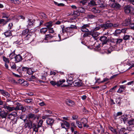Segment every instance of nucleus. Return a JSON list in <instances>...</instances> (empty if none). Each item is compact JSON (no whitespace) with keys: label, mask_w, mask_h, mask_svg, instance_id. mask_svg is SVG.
Listing matches in <instances>:
<instances>
[{"label":"nucleus","mask_w":134,"mask_h":134,"mask_svg":"<svg viewBox=\"0 0 134 134\" xmlns=\"http://www.w3.org/2000/svg\"><path fill=\"white\" fill-rule=\"evenodd\" d=\"M31 36V33L29 32V30L26 29L24 30L22 33V36L24 38V40L23 41L21 38L20 41L18 40L16 42V43L20 45L22 44L23 42L26 44H29L31 41L32 40Z\"/></svg>","instance_id":"obj_1"},{"label":"nucleus","mask_w":134,"mask_h":134,"mask_svg":"<svg viewBox=\"0 0 134 134\" xmlns=\"http://www.w3.org/2000/svg\"><path fill=\"white\" fill-rule=\"evenodd\" d=\"M7 104L6 103H5L3 104V108H4L5 109H6L8 111L10 112L14 110L16 111L20 110V107L22 105L21 104L19 103H16V106L15 108L14 107H11L9 106V105H7Z\"/></svg>","instance_id":"obj_2"},{"label":"nucleus","mask_w":134,"mask_h":134,"mask_svg":"<svg viewBox=\"0 0 134 134\" xmlns=\"http://www.w3.org/2000/svg\"><path fill=\"white\" fill-rule=\"evenodd\" d=\"M112 23H111L110 20H108L105 24H102L101 27L104 29H107L112 27Z\"/></svg>","instance_id":"obj_3"},{"label":"nucleus","mask_w":134,"mask_h":134,"mask_svg":"<svg viewBox=\"0 0 134 134\" xmlns=\"http://www.w3.org/2000/svg\"><path fill=\"white\" fill-rule=\"evenodd\" d=\"M90 25L89 24H84L81 27V30L83 32H86L89 31Z\"/></svg>","instance_id":"obj_4"},{"label":"nucleus","mask_w":134,"mask_h":134,"mask_svg":"<svg viewBox=\"0 0 134 134\" xmlns=\"http://www.w3.org/2000/svg\"><path fill=\"white\" fill-rule=\"evenodd\" d=\"M27 117L28 120H30L33 121L36 119L37 116L34 114L30 113L28 114Z\"/></svg>","instance_id":"obj_5"},{"label":"nucleus","mask_w":134,"mask_h":134,"mask_svg":"<svg viewBox=\"0 0 134 134\" xmlns=\"http://www.w3.org/2000/svg\"><path fill=\"white\" fill-rule=\"evenodd\" d=\"M35 21L34 20L28 19V21L27 22V27L28 28H30L34 26L35 25Z\"/></svg>","instance_id":"obj_6"},{"label":"nucleus","mask_w":134,"mask_h":134,"mask_svg":"<svg viewBox=\"0 0 134 134\" xmlns=\"http://www.w3.org/2000/svg\"><path fill=\"white\" fill-rule=\"evenodd\" d=\"M33 124V121H32L27 120L26 122H25V124L24 126V127L25 128L28 127L29 129H31V128Z\"/></svg>","instance_id":"obj_7"},{"label":"nucleus","mask_w":134,"mask_h":134,"mask_svg":"<svg viewBox=\"0 0 134 134\" xmlns=\"http://www.w3.org/2000/svg\"><path fill=\"white\" fill-rule=\"evenodd\" d=\"M98 29L99 28L97 27L95 28L94 29L95 31H91V35L94 37H97L99 35V33L96 31L98 30Z\"/></svg>","instance_id":"obj_8"},{"label":"nucleus","mask_w":134,"mask_h":134,"mask_svg":"<svg viewBox=\"0 0 134 134\" xmlns=\"http://www.w3.org/2000/svg\"><path fill=\"white\" fill-rule=\"evenodd\" d=\"M94 48L95 51L99 52L100 50L101 49L100 47V44L98 43L97 42H95V43L93 44Z\"/></svg>","instance_id":"obj_9"},{"label":"nucleus","mask_w":134,"mask_h":134,"mask_svg":"<svg viewBox=\"0 0 134 134\" xmlns=\"http://www.w3.org/2000/svg\"><path fill=\"white\" fill-rule=\"evenodd\" d=\"M21 69L23 71H27V73L29 75L33 74L34 72L32 71L30 68L27 67H23Z\"/></svg>","instance_id":"obj_10"},{"label":"nucleus","mask_w":134,"mask_h":134,"mask_svg":"<svg viewBox=\"0 0 134 134\" xmlns=\"http://www.w3.org/2000/svg\"><path fill=\"white\" fill-rule=\"evenodd\" d=\"M99 40L102 42V44H106L108 41L107 37L105 36H103L100 37Z\"/></svg>","instance_id":"obj_11"},{"label":"nucleus","mask_w":134,"mask_h":134,"mask_svg":"<svg viewBox=\"0 0 134 134\" xmlns=\"http://www.w3.org/2000/svg\"><path fill=\"white\" fill-rule=\"evenodd\" d=\"M55 34L53 35H52L51 34L46 35L44 38V40H51L52 38L55 37H56Z\"/></svg>","instance_id":"obj_12"},{"label":"nucleus","mask_w":134,"mask_h":134,"mask_svg":"<svg viewBox=\"0 0 134 134\" xmlns=\"http://www.w3.org/2000/svg\"><path fill=\"white\" fill-rule=\"evenodd\" d=\"M85 9H78L77 11H74V13L77 16L80 15V13H84L85 12Z\"/></svg>","instance_id":"obj_13"},{"label":"nucleus","mask_w":134,"mask_h":134,"mask_svg":"<svg viewBox=\"0 0 134 134\" xmlns=\"http://www.w3.org/2000/svg\"><path fill=\"white\" fill-rule=\"evenodd\" d=\"M119 87V89L117 91V92L121 93L123 91H126V86L125 85H120Z\"/></svg>","instance_id":"obj_14"},{"label":"nucleus","mask_w":134,"mask_h":134,"mask_svg":"<svg viewBox=\"0 0 134 134\" xmlns=\"http://www.w3.org/2000/svg\"><path fill=\"white\" fill-rule=\"evenodd\" d=\"M22 57L20 54H18L15 56V63L19 62L22 60Z\"/></svg>","instance_id":"obj_15"},{"label":"nucleus","mask_w":134,"mask_h":134,"mask_svg":"<svg viewBox=\"0 0 134 134\" xmlns=\"http://www.w3.org/2000/svg\"><path fill=\"white\" fill-rule=\"evenodd\" d=\"M39 128V127H38V126H37L36 124L33 123L31 128V129H32L33 131L36 132L38 131V128Z\"/></svg>","instance_id":"obj_16"},{"label":"nucleus","mask_w":134,"mask_h":134,"mask_svg":"<svg viewBox=\"0 0 134 134\" xmlns=\"http://www.w3.org/2000/svg\"><path fill=\"white\" fill-rule=\"evenodd\" d=\"M54 122V120L50 118H48L46 120V122L47 124L50 125L51 126L53 125Z\"/></svg>","instance_id":"obj_17"},{"label":"nucleus","mask_w":134,"mask_h":134,"mask_svg":"<svg viewBox=\"0 0 134 134\" xmlns=\"http://www.w3.org/2000/svg\"><path fill=\"white\" fill-rule=\"evenodd\" d=\"M73 83L75 86L80 87L82 85V82L81 81L77 80L74 81Z\"/></svg>","instance_id":"obj_18"},{"label":"nucleus","mask_w":134,"mask_h":134,"mask_svg":"<svg viewBox=\"0 0 134 134\" xmlns=\"http://www.w3.org/2000/svg\"><path fill=\"white\" fill-rule=\"evenodd\" d=\"M8 114V113L5 112L4 111H2L0 113V116L2 118L6 119Z\"/></svg>","instance_id":"obj_19"},{"label":"nucleus","mask_w":134,"mask_h":134,"mask_svg":"<svg viewBox=\"0 0 134 134\" xmlns=\"http://www.w3.org/2000/svg\"><path fill=\"white\" fill-rule=\"evenodd\" d=\"M77 21L76 18V17H73L71 18L68 20V21L71 23H75Z\"/></svg>","instance_id":"obj_20"},{"label":"nucleus","mask_w":134,"mask_h":134,"mask_svg":"<svg viewBox=\"0 0 134 134\" xmlns=\"http://www.w3.org/2000/svg\"><path fill=\"white\" fill-rule=\"evenodd\" d=\"M111 8H119L120 7L121 5L118 3H114L111 4Z\"/></svg>","instance_id":"obj_21"},{"label":"nucleus","mask_w":134,"mask_h":134,"mask_svg":"<svg viewBox=\"0 0 134 134\" xmlns=\"http://www.w3.org/2000/svg\"><path fill=\"white\" fill-rule=\"evenodd\" d=\"M99 52L100 53L103 54H104L105 53H110L111 52L110 51H109L107 49H101V48Z\"/></svg>","instance_id":"obj_22"},{"label":"nucleus","mask_w":134,"mask_h":134,"mask_svg":"<svg viewBox=\"0 0 134 134\" xmlns=\"http://www.w3.org/2000/svg\"><path fill=\"white\" fill-rule=\"evenodd\" d=\"M130 23V20L129 19H126L122 23L123 26H126L128 25Z\"/></svg>","instance_id":"obj_23"},{"label":"nucleus","mask_w":134,"mask_h":134,"mask_svg":"<svg viewBox=\"0 0 134 134\" xmlns=\"http://www.w3.org/2000/svg\"><path fill=\"white\" fill-rule=\"evenodd\" d=\"M66 103L68 105L71 106H73L75 104V103L74 101L70 100L67 101Z\"/></svg>","instance_id":"obj_24"},{"label":"nucleus","mask_w":134,"mask_h":134,"mask_svg":"<svg viewBox=\"0 0 134 134\" xmlns=\"http://www.w3.org/2000/svg\"><path fill=\"white\" fill-rule=\"evenodd\" d=\"M53 22L52 21H50L48 22L47 23L45 24V26H46L48 29H49L52 27V26Z\"/></svg>","instance_id":"obj_25"},{"label":"nucleus","mask_w":134,"mask_h":134,"mask_svg":"<svg viewBox=\"0 0 134 134\" xmlns=\"http://www.w3.org/2000/svg\"><path fill=\"white\" fill-rule=\"evenodd\" d=\"M11 19H9L7 21H6L3 19H0V24H3V25L5 24L9 21Z\"/></svg>","instance_id":"obj_26"},{"label":"nucleus","mask_w":134,"mask_h":134,"mask_svg":"<svg viewBox=\"0 0 134 134\" xmlns=\"http://www.w3.org/2000/svg\"><path fill=\"white\" fill-rule=\"evenodd\" d=\"M4 34L6 37L10 36L12 35V32L10 30L5 32Z\"/></svg>","instance_id":"obj_27"},{"label":"nucleus","mask_w":134,"mask_h":134,"mask_svg":"<svg viewBox=\"0 0 134 134\" xmlns=\"http://www.w3.org/2000/svg\"><path fill=\"white\" fill-rule=\"evenodd\" d=\"M122 113L121 112H118L117 113L115 114L114 115V118L115 119H117L118 116L122 115Z\"/></svg>","instance_id":"obj_28"},{"label":"nucleus","mask_w":134,"mask_h":134,"mask_svg":"<svg viewBox=\"0 0 134 134\" xmlns=\"http://www.w3.org/2000/svg\"><path fill=\"white\" fill-rule=\"evenodd\" d=\"M89 10L92 12L94 13L95 14L96 13H99L101 10L99 9H90Z\"/></svg>","instance_id":"obj_29"},{"label":"nucleus","mask_w":134,"mask_h":134,"mask_svg":"<svg viewBox=\"0 0 134 134\" xmlns=\"http://www.w3.org/2000/svg\"><path fill=\"white\" fill-rule=\"evenodd\" d=\"M65 80L64 79L60 80L57 81V86H60L63 83L65 82Z\"/></svg>","instance_id":"obj_30"},{"label":"nucleus","mask_w":134,"mask_h":134,"mask_svg":"<svg viewBox=\"0 0 134 134\" xmlns=\"http://www.w3.org/2000/svg\"><path fill=\"white\" fill-rule=\"evenodd\" d=\"M96 1H90V2L89 3L88 5L89 6H94L98 5L96 3Z\"/></svg>","instance_id":"obj_31"},{"label":"nucleus","mask_w":134,"mask_h":134,"mask_svg":"<svg viewBox=\"0 0 134 134\" xmlns=\"http://www.w3.org/2000/svg\"><path fill=\"white\" fill-rule=\"evenodd\" d=\"M61 123L63 124L66 127H68L70 126V125L69 123L67 121L65 120H63L62 122H61Z\"/></svg>","instance_id":"obj_32"},{"label":"nucleus","mask_w":134,"mask_h":134,"mask_svg":"<svg viewBox=\"0 0 134 134\" xmlns=\"http://www.w3.org/2000/svg\"><path fill=\"white\" fill-rule=\"evenodd\" d=\"M47 29L46 27H44L40 29V32L42 34H45V33L47 31Z\"/></svg>","instance_id":"obj_33"},{"label":"nucleus","mask_w":134,"mask_h":134,"mask_svg":"<svg viewBox=\"0 0 134 134\" xmlns=\"http://www.w3.org/2000/svg\"><path fill=\"white\" fill-rule=\"evenodd\" d=\"M15 53L14 52H13L11 53H10L9 57L10 59H12L14 58H15Z\"/></svg>","instance_id":"obj_34"},{"label":"nucleus","mask_w":134,"mask_h":134,"mask_svg":"<svg viewBox=\"0 0 134 134\" xmlns=\"http://www.w3.org/2000/svg\"><path fill=\"white\" fill-rule=\"evenodd\" d=\"M120 26V24L118 23L113 24L112 23V27L114 28H119Z\"/></svg>","instance_id":"obj_35"},{"label":"nucleus","mask_w":134,"mask_h":134,"mask_svg":"<svg viewBox=\"0 0 134 134\" xmlns=\"http://www.w3.org/2000/svg\"><path fill=\"white\" fill-rule=\"evenodd\" d=\"M130 36L129 35H125L124 36L123 39L125 40H127L130 39Z\"/></svg>","instance_id":"obj_36"},{"label":"nucleus","mask_w":134,"mask_h":134,"mask_svg":"<svg viewBox=\"0 0 134 134\" xmlns=\"http://www.w3.org/2000/svg\"><path fill=\"white\" fill-rule=\"evenodd\" d=\"M43 121L42 120H40L38 123L37 126L38 127L40 128L42 126V125L43 123Z\"/></svg>","instance_id":"obj_37"},{"label":"nucleus","mask_w":134,"mask_h":134,"mask_svg":"<svg viewBox=\"0 0 134 134\" xmlns=\"http://www.w3.org/2000/svg\"><path fill=\"white\" fill-rule=\"evenodd\" d=\"M120 118H121V121H123L125 123L127 120L126 116H125L124 115H123L121 116Z\"/></svg>","instance_id":"obj_38"},{"label":"nucleus","mask_w":134,"mask_h":134,"mask_svg":"<svg viewBox=\"0 0 134 134\" xmlns=\"http://www.w3.org/2000/svg\"><path fill=\"white\" fill-rule=\"evenodd\" d=\"M3 59L5 62V63H9V60L8 58L5 57V56L3 57Z\"/></svg>","instance_id":"obj_39"},{"label":"nucleus","mask_w":134,"mask_h":134,"mask_svg":"<svg viewBox=\"0 0 134 134\" xmlns=\"http://www.w3.org/2000/svg\"><path fill=\"white\" fill-rule=\"evenodd\" d=\"M109 129L111 131L113 132L114 134H117V132L116 129L111 126L109 127Z\"/></svg>","instance_id":"obj_40"},{"label":"nucleus","mask_w":134,"mask_h":134,"mask_svg":"<svg viewBox=\"0 0 134 134\" xmlns=\"http://www.w3.org/2000/svg\"><path fill=\"white\" fill-rule=\"evenodd\" d=\"M116 43L117 44H119L122 41V39H116L115 40Z\"/></svg>","instance_id":"obj_41"},{"label":"nucleus","mask_w":134,"mask_h":134,"mask_svg":"<svg viewBox=\"0 0 134 134\" xmlns=\"http://www.w3.org/2000/svg\"><path fill=\"white\" fill-rule=\"evenodd\" d=\"M121 31L120 29H116L115 32L114 34L116 35H117L121 33Z\"/></svg>","instance_id":"obj_42"},{"label":"nucleus","mask_w":134,"mask_h":134,"mask_svg":"<svg viewBox=\"0 0 134 134\" xmlns=\"http://www.w3.org/2000/svg\"><path fill=\"white\" fill-rule=\"evenodd\" d=\"M91 31H88L87 32L84 33L83 35V37H87L89 35H91Z\"/></svg>","instance_id":"obj_43"},{"label":"nucleus","mask_w":134,"mask_h":134,"mask_svg":"<svg viewBox=\"0 0 134 134\" xmlns=\"http://www.w3.org/2000/svg\"><path fill=\"white\" fill-rule=\"evenodd\" d=\"M62 27V31L63 33L64 32H68L67 27H65L64 26H63Z\"/></svg>","instance_id":"obj_44"},{"label":"nucleus","mask_w":134,"mask_h":134,"mask_svg":"<svg viewBox=\"0 0 134 134\" xmlns=\"http://www.w3.org/2000/svg\"><path fill=\"white\" fill-rule=\"evenodd\" d=\"M76 124H77L78 127L80 128H82V125L81 123L79 121H76Z\"/></svg>","instance_id":"obj_45"},{"label":"nucleus","mask_w":134,"mask_h":134,"mask_svg":"<svg viewBox=\"0 0 134 134\" xmlns=\"http://www.w3.org/2000/svg\"><path fill=\"white\" fill-rule=\"evenodd\" d=\"M82 124H84L87 123V120L86 118H83L81 120Z\"/></svg>","instance_id":"obj_46"},{"label":"nucleus","mask_w":134,"mask_h":134,"mask_svg":"<svg viewBox=\"0 0 134 134\" xmlns=\"http://www.w3.org/2000/svg\"><path fill=\"white\" fill-rule=\"evenodd\" d=\"M3 18H8L9 17L10 15H8L7 13H3Z\"/></svg>","instance_id":"obj_47"},{"label":"nucleus","mask_w":134,"mask_h":134,"mask_svg":"<svg viewBox=\"0 0 134 134\" xmlns=\"http://www.w3.org/2000/svg\"><path fill=\"white\" fill-rule=\"evenodd\" d=\"M32 99H27L24 100V102L27 103H29L32 102Z\"/></svg>","instance_id":"obj_48"},{"label":"nucleus","mask_w":134,"mask_h":134,"mask_svg":"<svg viewBox=\"0 0 134 134\" xmlns=\"http://www.w3.org/2000/svg\"><path fill=\"white\" fill-rule=\"evenodd\" d=\"M130 125H133L134 124V119L130 120L128 122Z\"/></svg>","instance_id":"obj_49"},{"label":"nucleus","mask_w":134,"mask_h":134,"mask_svg":"<svg viewBox=\"0 0 134 134\" xmlns=\"http://www.w3.org/2000/svg\"><path fill=\"white\" fill-rule=\"evenodd\" d=\"M54 3L55 5H57L58 6H63L64 5V4L63 3H58L57 2L55 1H54Z\"/></svg>","instance_id":"obj_50"},{"label":"nucleus","mask_w":134,"mask_h":134,"mask_svg":"<svg viewBox=\"0 0 134 134\" xmlns=\"http://www.w3.org/2000/svg\"><path fill=\"white\" fill-rule=\"evenodd\" d=\"M25 118H27V115L25 114H23L21 115L20 117V118L21 119L23 120Z\"/></svg>","instance_id":"obj_51"},{"label":"nucleus","mask_w":134,"mask_h":134,"mask_svg":"<svg viewBox=\"0 0 134 134\" xmlns=\"http://www.w3.org/2000/svg\"><path fill=\"white\" fill-rule=\"evenodd\" d=\"M99 129L97 130V131L98 132H99L100 130H101L102 131H104L102 127V126L101 125H99Z\"/></svg>","instance_id":"obj_52"},{"label":"nucleus","mask_w":134,"mask_h":134,"mask_svg":"<svg viewBox=\"0 0 134 134\" xmlns=\"http://www.w3.org/2000/svg\"><path fill=\"white\" fill-rule=\"evenodd\" d=\"M48 29L49 34H53L54 33V31L53 28H50Z\"/></svg>","instance_id":"obj_53"},{"label":"nucleus","mask_w":134,"mask_h":134,"mask_svg":"<svg viewBox=\"0 0 134 134\" xmlns=\"http://www.w3.org/2000/svg\"><path fill=\"white\" fill-rule=\"evenodd\" d=\"M12 2L15 4H19L20 3V2L18 0H11Z\"/></svg>","instance_id":"obj_54"},{"label":"nucleus","mask_w":134,"mask_h":134,"mask_svg":"<svg viewBox=\"0 0 134 134\" xmlns=\"http://www.w3.org/2000/svg\"><path fill=\"white\" fill-rule=\"evenodd\" d=\"M20 110H21L22 112H24L26 111V109L25 107L21 106L20 107Z\"/></svg>","instance_id":"obj_55"},{"label":"nucleus","mask_w":134,"mask_h":134,"mask_svg":"<svg viewBox=\"0 0 134 134\" xmlns=\"http://www.w3.org/2000/svg\"><path fill=\"white\" fill-rule=\"evenodd\" d=\"M3 96H6L7 98H8L10 96V95L8 92L6 91Z\"/></svg>","instance_id":"obj_56"},{"label":"nucleus","mask_w":134,"mask_h":134,"mask_svg":"<svg viewBox=\"0 0 134 134\" xmlns=\"http://www.w3.org/2000/svg\"><path fill=\"white\" fill-rule=\"evenodd\" d=\"M124 11L126 13L128 14L130 13L131 14V12L130 9H125Z\"/></svg>","instance_id":"obj_57"},{"label":"nucleus","mask_w":134,"mask_h":134,"mask_svg":"<svg viewBox=\"0 0 134 134\" xmlns=\"http://www.w3.org/2000/svg\"><path fill=\"white\" fill-rule=\"evenodd\" d=\"M109 80V79L107 78H104L103 79V81H102L101 82H100L99 83V84H100V83H103L105 81H107Z\"/></svg>","instance_id":"obj_58"},{"label":"nucleus","mask_w":134,"mask_h":134,"mask_svg":"<svg viewBox=\"0 0 134 134\" xmlns=\"http://www.w3.org/2000/svg\"><path fill=\"white\" fill-rule=\"evenodd\" d=\"M70 27L73 30L74 29H77V27L76 26L74 25H71Z\"/></svg>","instance_id":"obj_59"},{"label":"nucleus","mask_w":134,"mask_h":134,"mask_svg":"<svg viewBox=\"0 0 134 134\" xmlns=\"http://www.w3.org/2000/svg\"><path fill=\"white\" fill-rule=\"evenodd\" d=\"M88 18L90 19H92L95 17V16L93 15H88Z\"/></svg>","instance_id":"obj_60"},{"label":"nucleus","mask_w":134,"mask_h":134,"mask_svg":"<svg viewBox=\"0 0 134 134\" xmlns=\"http://www.w3.org/2000/svg\"><path fill=\"white\" fill-rule=\"evenodd\" d=\"M10 114L12 116L14 117L16 116H17V113L15 111L13 112L10 113Z\"/></svg>","instance_id":"obj_61"},{"label":"nucleus","mask_w":134,"mask_h":134,"mask_svg":"<svg viewBox=\"0 0 134 134\" xmlns=\"http://www.w3.org/2000/svg\"><path fill=\"white\" fill-rule=\"evenodd\" d=\"M117 85H116L113 88H111L110 90L109 91L110 92H112L113 91H114L116 88L117 87Z\"/></svg>","instance_id":"obj_62"},{"label":"nucleus","mask_w":134,"mask_h":134,"mask_svg":"<svg viewBox=\"0 0 134 134\" xmlns=\"http://www.w3.org/2000/svg\"><path fill=\"white\" fill-rule=\"evenodd\" d=\"M88 0H83L81 1L80 3H82L83 5H84Z\"/></svg>","instance_id":"obj_63"},{"label":"nucleus","mask_w":134,"mask_h":134,"mask_svg":"<svg viewBox=\"0 0 134 134\" xmlns=\"http://www.w3.org/2000/svg\"><path fill=\"white\" fill-rule=\"evenodd\" d=\"M51 84L53 86H54L55 85H57V83L54 81H51L50 82Z\"/></svg>","instance_id":"obj_64"}]
</instances>
